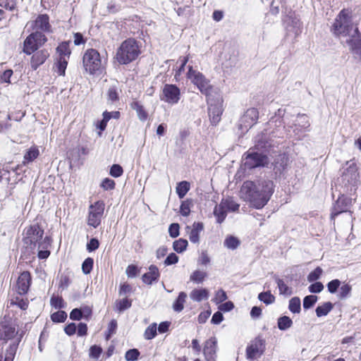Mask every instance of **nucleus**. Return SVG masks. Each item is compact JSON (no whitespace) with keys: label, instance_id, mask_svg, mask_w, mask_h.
<instances>
[{"label":"nucleus","instance_id":"nucleus-1","mask_svg":"<svg viewBox=\"0 0 361 361\" xmlns=\"http://www.w3.org/2000/svg\"><path fill=\"white\" fill-rule=\"evenodd\" d=\"M274 187L272 180L260 179L257 181H245L241 190L246 195L250 205L257 209H260L269 201L274 192Z\"/></svg>","mask_w":361,"mask_h":361},{"label":"nucleus","instance_id":"nucleus-2","mask_svg":"<svg viewBox=\"0 0 361 361\" xmlns=\"http://www.w3.org/2000/svg\"><path fill=\"white\" fill-rule=\"evenodd\" d=\"M141 54L138 42L134 38L125 39L117 49L116 59L119 64L128 65Z\"/></svg>","mask_w":361,"mask_h":361},{"label":"nucleus","instance_id":"nucleus-3","mask_svg":"<svg viewBox=\"0 0 361 361\" xmlns=\"http://www.w3.org/2000/svg\"><path fill=\"white\" fill-rule=\"evenodd\" d=\"M333 27L334 33L337 35L355 38L359 35L358 28L354 25L350 16V12L348 10L343 9L340 12Z\"/></svg>","mask_w":361,"mask_h":361},{"label":"nucleus","instance_id":"nucleus-4","mask_svg":"<svg viewBox=\"0 0 361 361\" xmlns=\"http://www.w3.org/2000/svg\"><path fill=\"white\" fill-rule=\"evenodd\" d=\"M245 169L252 170L257 168H264L268 166L269 159L268 156L255 150L253 148L249 149L242 157Z\"/></svg>","mask_w":361,"mask_h":361},{"label":"nucleus","instance_id":"nucleus-5","mask_svg":"<svg viewBox=\"0 0 361 361\" xmlns=\"http://www.w3.org/2000/svg\"><path fill=\"white\" fill-rule=\"evenodd\" d=\"M208 114L212 126H216L223 114V99L219 94H209L207 97Z\"/></svg>","mask_w":361,"mask_h":361},{"label":"nucleus","instance_id":"nucleus-6","mask_svg":"<svg viewBox=\"0 0 361 361\" xmlns=\"http://www.w3.org/2000/svg\"><path fill=\"white\" fill-rule=\"evenodd\" d=\"M82 64L85 71L91 75L95 74L102 66L101 56L95 49H88L82 57Z\"/></svg>","mask_w":361,"mask_h":361},{"label":"nucleus","instance_id":"nucleus-7","mask_svg":"<svg viewBox=\"0 0 361 361\" xmlns=\"http://www.w3.org/2000/svg\"><path fill=\"white\" fill-rule=\"evenodd\" d=\"M283 22L288 35L293 34L295 38L302 32V23L294 11L286 9Z\"/></svg>","mask_w":361,"mask_h":361},{"label":"nucleus","instance_id":"nucleus-8","mask_svg":"<svg viewBox=\"0 0 361 361\" xmlns=\"http://www.w3.org/2000/svg\"><path fill=\"white\" fill-rule=\"evenodd\" d=\"M44 235V229L39 224L30 225L25 229V235L23 241L27 247L34 250Z\"/></svg>","mask_w":361,"mask_h":361},{"label":"nucleus","instance_id":"nucleus-9","mask_svg":"<svg viewBox=\"0 0 361 361\" xmlns=\"http://www.w3.org/2000/svg\"><path fill=\"white\" fill-rule=\"evenodd\" d=\"M187 78L190 80L191 82L197 87L201 93L207 97L211 94V85L205 76L200 72L194 70L192 66H188L187 72Z\"/></svg>","mask_w":361,"mask_h":361},{"label":"nucleus","instance_id":"nucleus-10","mask_svg":"<svg viewBox=\"0 0 361 361\" xmlns=\"http://www.w3.org/2000/svg\"><path fill=\"white\" fill-rule=\"evenodd\" d=\"M105 204L103 200H98L90 204L87 224L93 228H97L102 221L104 214Z\"/></svg>","mask_w":361,"mask_h":361},{"label":"nucleus","instance_id":"nucleus-11","mask_svg":"<svg viewBox=\"0 0 361 361\" xmlns=\"http://www.w3.org/2000/svg\"><path fill=\"white\" fill-rule=\"evenodd\" d=\"M159 99L169 104H176L180 99V90L176 85L165 84Z\"/></svg>","mask_w":361,"mask_h":361},{"label":"nucleus","instance_id":"nucleus-12","mask_svg":"<svg viewBox=\"0 0 361 361\" xmlns=\"http://www.w3.org/2000/svg\"><path fill=\"white\" fill-rule=\"evenodd\" d=\"M266 348L265 340L261 336H257L250 345L246 348V358L249 360H255L257 356L264 354Z\"/></svg>","mask_w":361,"mask_h":361},{"label":"nucleus","instance_id":"nucleus-13","mask_svg":"<svg viewBox=\"0 0 361 361\" xmlns=\"http://www.w3.org/2000/svg\"><path fill=\"white\" fill-rule=\"evenodd\" d=\"M17 333L11 318L5 317L0 321V341H3L4 343L14 338Z\"/></svg>","mask_w":361,"mask_h":361},{"label":"nucleus","instance_id":"nucleus-14","mask_svg":"<svg viewBox=\"0 0 361 361\" xmlns=\"http://www.w3.org/2000/svg\"><path fill=\"white\" fill-rule=\"evenodd\" d=\"M341 179L345 186H355L359 182V173L357 166L354 163L350 164L343 171Z\"/></svg>","mask_w":361,"mask_h":361},{"label":"nucleus","instance_id":"nucleus-15","mask_svg":"<svg viewBox=\"0 0 361 361\" xmlns=\"http://www.w3.org/2000/svg\"><path fill=\"white\" fill-rule=\"evenodd\" d=\"M288 157L285 153H281L276 156L271 166L275 179L281 178L288 166Z\"/></svg>","mask_w":361,"mask_h":361},{"label":"nucleus","instance_id":"nucleus-16","mask_svg":"<svg viewBox=\"0 0 361 361\" xmlns=\"http://www.w3.org/2000/svg\"><path fill=\"white\" fill-rule=\"evenodd\" d=\"M92 317V308L88 305H83L80 307L73 308L70 314L69 318L72 321H80L85 319L89 322Z\"/></svg>","mask_w":361,"mask_h":361},{"label":"nucleus","instance_id":"nucleus-17","mask_svg":"<svg viewBox=\"0 0 361 361\" xmlns=\"http://www.w3.org/2000/svg\"><path fill=\"white\" fill-rule=\"evenodd\" d=\"M32 283V276L30 271H23L18 278L16 282L17 292L19 295L27 293Z\"/></svg>","mask_w":361,"mask_h":361},{"label":"nucleus","instance_id":"nucleus-18","mask_svg":"<svg viewBox=\"0 0 361 361\" xmlns=\"http://www.w3.org/2000/svg\"><path fill=\"white\" fill-rule=\"evenodd\" d=\"M217 339L212 336L204 342L203 354L207 361H216Z\"/></svg>","mask_w":361,"mask_h":361},{"label":"nucleus","instance_id":"nucleus-19","mask_svg":"<svg viewBox=\"0 0 361 361\" xmlns=\"http://www.w3.org/2000/svg\"><path fill=\"white\" fill-rule=\"evenodd\" d=\"M33 30H39V32L50 33L52 32L51 25L49 23V16L47 13L39 14L36 19L32 22Z\"/></svg>","mask_w":361,"mask_h":361},{"label":"nucleus","instance_id":"nucleus-20","mask_svg":"<svg viewBox=\"0 0 361 361\" xmlns=\"http://www.w3.org/2000/svg\"><path fill=\"white\" fill-rule=\"evenodd\" d=\"M258 111L255 108L248 109L240 120V128H250L258 119Z\"/></svg>","mask_w":361,"mask_h":361},{"label":"nucleus","instance_id":"nucleus-21","mask_svg":"<svg viewBox=\"0 0 361 361\" xmlns=\"http://www.w3.org/2000/svg\"><path fill=\"white\" fill-rule=\"evenodd\" d=\"M30 59V66L33 71H36L42 66L49 56V52L46 49L37 50L32 53Z\"/></svg>","mask_w":361,"mask_h":361},{"label":"nucleus","instance_id":"nucleus-22","mask_svg":"<svg viewBox=\"0 0 361 361\" xmlns=\"http://www.w3.org/2000/svg\"><path fill=\"white\" fill-rule=\"evenodd\" d=\"M149 271L142 276V281L148 285L151 286L154 283H157L160 278V272L157 266L151 264L149 268Z\"/></svg>","mask_w":361,"mask_h":361},{"label":"nucleus","instance_id":"nucleus-23","mask_svg":"<svg viewBox=\"0 0 361 361\" xmlns=\"http://www.w3.org/2000/svg\"><path fill=\"white\" fill-rule=\"evenodd\" d=\"M352 199L342 195L339 197L334 206L333 216H337L341 212H347L352 204Z\"/></svg>","mask_w":361,"mask_h":361},{"label":"nucleus","instance_id":"nucleus-24","mask_svg":"<svg viewBox=\"0 0 361 361\" xmlns=\"http://www.w3.org/2000/svg\"><path fill=\"white\" fill-rule=\"evenodd\" d=\"M21 337L18 338L16 341L10 343L8 347L6 350L4 359L3 360V347L0 346V361H13L19 343L20 342Z\"/></svg>","mask_w":361,"mask_h":361},{"label":"nucleus","instance_id":"nucleus-25","mask_svg":"<svg viewBox=\"0 0 361 361\" xmlns=\"http://www.w3.org/2000/svg\"><path fill=\"white\" fill-rule=\"evenodd\" d=\"M32 33H30L24 40L23 42V51L26 55H31L35 51H37L39 47L37 44L35 42L32 37Z\"/></svg>","mask_w":361,"mask_h":361},{"label":"nucleus","instance_id":"nucleus-26","mask_svg":"<svg viewBox=\"0 0 361 361\" xmlns=\"http://www.w3.org/2000/svg\"><path fill=\"white\" fill-rule=\"evenodd\" d=\"M286 114V109L283 108H279L273 115L269 121V125H274L275 127H281L284 126V116Z\"/></svg>","mask_w":361,"mask_h":361},{"label":"nucleus","instance_id":"nucleus-27","mask_svg":"<svg viewBox=\"0 0 361 361\" xmlns=\"http://www.w3.org/2000/svg\"><path fill=\"white\" fill-rule=\"evenodd\" d=\"M204 229V224L202 222H194L192 224V228L189 234V239L192 243H199L200 242V233Z\"/></svg>","mask_w":361,"mask_h":361},{"label":"nucleus","instance_id":"nucleus-28","mask_svg":"<svg viewBox=\"0 0 361 361\" xmlns=\"http://www.w3.org/2000/svg\"><path fill=\"white\" fill-rule=\"evenodd\" d=\"M209 293L205 288H195L190 294V298L195 302H201L203 300H207Z\"/></svg>","mask_w":361,"mask_h":361},{"label":"nucleus","instance_id":"nucleus-29","mask_svg":"<svg viewBox=\"0 0 361 361\" xmlns=\"http://www.w3.org/2000/svg\"><path fill=\"white\" fill-rule=\"evenodd\" d=\"M39 155V150L37 146H32L27 149L23 157V164H28L36 159Z\"/></svg>","mask_w":361,"mask_h":361},{"label":"nucleus","instance_id":"nucleus-30","mask_svg":"<svg viewBox=\"0 0 361 361\" xmlns=\"http://www.w3.org/2000/svg\"><path fill=\"white\" fill-rule=\"evenodd\" d=\"M213 214L216 217V223L221 224L224 221L227 216V210L223 202L214 207Z\"/></svg>","mask_w":361,"mask_h":361},{"label":"nucleus","instance_id":"nucleus-31","mask_svg":"<svg viewBox=\"0 0 361 361\" xmlns=\"http://www.w3.org/2000/svg\"><path fill=\"white\" fill-rule=\"evenodd\" d=\"M71 42L70 40H68V41H63V42L59 43V44L58 45V47L56 49V52L59 54V57H62L63 59H66V57H67V59H69V57L71 54V51L70 49Z\"/></svg>","mask_w":361,"mask_h":361},{"label":"nucleus","instance_id":"nucleus-32","mask_svg":"<svg viewBox=\"0 0 361 361\" xmlns=\"http://www.w3.org/2000/svg\"><path fill=\"white\" fill-rule=\"evenodd\" d=\"M187 294L185 292L181 291L178 293L172 305L174 312H180L183 310Z\"/></svg>","mask_w":361,"mask_h":361},{"label":"nucleus","instance_id":"nucleus-33","mask_svg":"<svg viewBox=\"0 0 361 361\" xmlns=\"http://www.w3.org/2000/svg\"><path fill=\"white\" fill-rule=\"evenodd\" d=\"M130 106L133 110L136 111L137 117L141 121H145L147 119L148 114L139 102H133L130 104Z\"/></svg>","mask_w":361,"mask_h":361},{"label":"nucleus","instance_id":"nucleus-34","mask_svg":"<svg viewBox=\"0 0 361 361\" xmlns=\"http://www.w3.org/2000/svg\"><path fill=\"white\" fill-rule=\"evenodd\" d=\"M190 189V183L187 180H182L177 183L176 192L180 199H183Z\"/></svg>","mask_w":361,"mask_h":361},{"label":"nucleus","instance_id":"nucleus-35","mask_svg":"<svg viewBox=\"0 0 361 361\" xmlns=\"http://www.w3.org/2000/svg\"><path fill=\"white\" fill-rule=\"evenodd\" d=\"M293 325V321L288 316H281L277 319V326L281 331H286Z\"/></svg>","mask_w":361,"mask_h":361},{"label":"nucleus","instance_id":"nucleus-36","mask_svg":"<svg viewBox=\"0 0 361 361\" xmlns=\"http://www.w3.org/2000/svg\"><path fill=\"white\" fill-rule=\"evenodd\" d=\"M107 99L111 103L119 101V92L117 84H113L109 87L107 92Z\"/></svg>","mask_w":361,"mask_h":361},{"label":"nucleus","instance_id":"nucleus-37","mask_svg":"<svg viewBox=\"0 0 361 361\" xmlns=\"http://www.w3.org/2000/svg\"><path fill=\"white\" fill-rule=\"evenodd\" d=\"M352 38L347 41V43L350 46V49L353 54L357 55L361 59V41L357 39Z\"/></svg>","mask_w":361,"mask_h":361},{"label":"nucleus","instance_id":"nucleus-38","mask_svg":"<svg viewBox=\"0 0 361 361\" xmlns=\"http://www.w3.org/2000/svg\"><path fill=\"white\" fill-rule=\"evenodd\" d=\"M207 277L206 271L197 269L194 271L190 276V280L195 283H202Z\"/></svg>","mask_w":361,"mask_h":361},{"label":"nucleus","instance_id":"nucleus-39","mask_svg":"<svg viewBox=\"0 0 361 361\" xmlns=\"http://www.w3.org/2000/svg\"><path fill=\"white\" fill-rule=\"evenodd\" d=\"M193 205L192 199H186L180 203L179 212L183 216H188L191 212L190 207Z\"/></svg>","mask_w":361,"mask_h":361},{"label":"nucleus","instance_id":"nucleus-40","mask_svg":"<svg viewBox=\"0 0 361 361\" xmlns=\"http://www.w3.org/2000/svg\"><path fill=\"white\" fill-rule=\"evenodd\" d=\"M67 317V313L64 310H59L50 315L51 320L56 324L65 322Z\"/></svg>","mask_w":361,"mask_h":361},{"label":"nucleus","instance_id":"nucleus-41","mask_svg":"<svg viewBox=\"0 0 361 361\" xmlns=\"http://www.w3.org/2000/svg\"><path fill=\"white\" fill-rule=\"evenodd\" d=\"M224 246L231 250H235L240 245V240L233 235H228L224 240Z\"/></svg>","mask_w":361,"mask_h":361},{"label":"nucleus","instance_id":"nucleus-42","mask_svg":"<svg viewBox=\"0 0 361 361\" xmlns=\"http://www.w3.org/2000/svg\"><path fill=\"white\" fill-rule=\"evenodd\" d=\"M288 310L293 314H298L300 312L301 302L298 297H293L289 300Z\"/></svg>","mask_w":361,"mask_h":361},{"label":"nucleus","instance_id":"nucleus-43","mask_svg":"<svg viewBox=\"0 0 361 361\" xmlns=\"http://www.w3.org/2000/svg\"><path fill=\"white\" fill-rule=\"evenodd\" d=\"M275 281L277 283L279 293L281 295H290L292 294L291 289L285 283L283 279L275 276Z\"/></svg>","mask_w":361,"mask_h":361},{"label":"nucleus","instance_id":"nucleus-44","mask_svg":"<svg viewBox=\"0 0 361 361\" xmlns=\"http://www.w3.org/2000/svg\"><path fill=\"white\" fill-rule=\"evenodd\" d=\"M258 299L267 305H271L274 302L275 297L269 290L263 291L258 294Z\"/></svg>","mask_w":361,"mask_h":361},{"label":"nucleus","instance_id":"nucleus-45","mask_svg":"<svg viewBox=\"0 0 361 361\" xmlns=\"http://www.w3.org/2000/svg\"><path fill=\"white\" fill-rule=\"evenodd\" d=\"M188 245V242L186 239L179 238L173 243V249L177 253H182L187 249Z\"/></svg>","mask_w":361,"mask_h":361},{"label":"nucleus","instance_id":"nucleus-46","mask_svg":"<svg viewBox=\"0 0 361 361\" xmlns=\"http://www.w3.org/2000/svg\"><path fill=\"white\" fill-rule=\"evenodd\" d=\"M56 72L59 75H65L66 70L68 66V59L59 57L56 63Z\"/></svg>","mask_w":361,"mask_h":361},{"label":"nucleus","instance_id":"nucleus-47","mask_svg":"<svg viewBox=\"0 0 361 361\" xmlns=\"http://www.w3.org/2000/svg\"><path fill=\"white\" fill-rule=\"evenodd\" d=\"M270 147L271 143L268 140L263 138H260L257 140L255 147L253 149L258 152L262 151L261 152L264 153L269 152Z\"/></svg>","mask_w":361,"mask_h":361},{"label":"nucleus","instance_id":"nucleus-48","mask_svg":"<svg viewBox=\"0 0 361 361\" xmlns=\"http://www.w3.org/2000/svg\"><path fill=\"white\" fill-rule=\"evenodd\" d=\"M157 335V324L152 323L147 327L144 333V337L146 340H152Z\"/></svg>","mask_w":361,"mask_h":361},{"label":"nucleus","instance_id":"nucleus-49","mask_svg":"<svg viewBox=\"0 0 361 361\" xmlns=\"http://www.w3.org/2000/svg\"><path fill=\"white\" fill-rule=\"evenodd\" d=\"M132 306V300L128 298H123L116 301V310L119 312H123Z\"/></svg>","mask_w":361,"mask_h":361},{"label":"nucleus","instance_id":"nucleus-50","mask_svg":"<svg viewBox=\"0 0 361 361\" xmlns=\"http://www.w3.org/2000/svg\"><path fill=\"white\" fill-rule=\"evenodd\" d=\"M50 305L52 307L58 310H61L66 306L64 300L61 296H56L53 295L50 298Z\"/></svg>","mask_w":361,"mask_h":361},{"label":"nucleus","instance_id":"nucleus-51","mask_svg":"<svg viewBox=\"0 0 361 361\" xmlns=\"http://www.w3.org/2000/svg\"><path fill=\"white\" fill-rule=\"evenodd\" d=\"M32 37L37 44V47L39 48L43 44H44L47 42V37L45 36V35L39 31H35L32 32Z\"/></svg>","mask_w":361,"mask_h":361},{"label":"nucleus","instance_id":"nucleus-52","mask_svg":"<svg viewBox=\"0 0 361 361\" xmlns=\"http://www.w3.org/2000/svg\"><path fill=\"white\" fill-rule=\"evenodd\" d=\"M316 304V295H309L303 298L302 307L304 310H310Z\"/></svg>","mask_w":361,"mask_h":361},{"label":"nucleus","instance_id":"nucleus-53","mask_svg":"<svg viewBox=\"0 0 361 361\" xmlns=\"http://www.w3.org/2000/svg\"><path fill=\"white\" fill-rule=\"evenodd\" d=\"M94 265V259L92 257H87L82 264V271L84 274L87 275L91 273Z\"/></svg>","mask_w":361,"mask_h":361},{"label":"nucleus","instance_id":"nucleus-54","mask_svg":"<svg viewBox=\"0 0 361 361\" xmlns=\"http://www.w3.org/2000/svg\"><path fill=\"white\" fill-rule=\"evenodd\" d=\"M123 173V167L118 164H114L109 169V175L114 178H119Z\"/></svg>","mask_w":361,"mask_h":361},{"label":"nucleus","instance_id":"nucleus-55","mask_svg":"<svg viewBox=\"0 0 361 361\" xmlns=\"http://www.w3.org/2000/svg\"><path fill=\"white\" fill-rule=\"evenodd\" d=\"M140 353L137 348L129 349L126 352L125 358L127 361H136L138 360Z\"/></svg>","mask_w":361,"mask_h":361},{"label":"nucleus","instance_id":"nucleus-56","mask_svg":"<svg viewBox=\"0 0 361 361\" xmlns=\"http://www.w3.org/2000/svg\"><path fill=\"white\" fill-rule=\"evenodd\" d=\"M140 269L136 264H129L126 270V274L128 278H135L138 276Z\"/></svg>","mask_w":361,"mask_h":361},{"label":"nucleus","instance_id":"nucleus-57","mask_svg":"<svg viewBox=\"0 0 361 361\" xmlns=\"http://www.w3.org/2000/svg\"><path fill=\"white\" fill-rule=\"evenodd\" d=\"M332 308L333 305L330 302H326L322 306L317 307V317L326 315Z\"/></svg>","mask_w":361,"mask_h":361},{"label":"nucleus","instance_id":"nucleus-58","mask_svg":"<svg viewBox=\"0 0 361 361\" xmlns=\"http://www.w3.org/2000/svg\"><path fill=\"white\" fill-rule=\"evenodd\" d=\"M308 281L311 283L308 289L311 293H316V269H313L307 276Z\"/></svg>","mask_w":361,"mask_h":361},{"label":"nucleus","instance_id":"nucleus-59","mask_svg":"<svg viewBox=\"0 0 361 361\" xmlns=\"http://www.w3.org/2000/svg\"><path fill=\"white\" fill-rule=\"evenodd\" d=\"M116 183L113 179L105 178L100 183V187L104 190H112L115 188Z\"/></svg>","mask_w":361,"mask_h":361},{"label":"nucleus","instance_id":"nucleus-60","mask_svg":"<svg viewBox=\"0 0 361 361\" xmlns=\"http://www.w3.org/2000/svg\"><path fill=\"white\" fill-rule=\"evenodd\" d=\"M99 241L97 238H92L87 243L86 245V250L89 252H92L97 250L99 247Z\"/></svg>","mask_w":361,"mask_h":361},{"label":"nucleus","instance_id":"nucleus-61","mask_svg":"<svg viewBox=\"0 0 361 361\" xmlns=\"http://www.w3.org/2000/svg\"><path fill=\"white\" fill-rule=\"evenodd\" d=\"M76 334L78 337L86 336L88 334V326L85 322H79L77 324Z\"/></svg>","mask_w":361,"mask_h":361},{"label":"nucleus","instance_id":"nucleus-62","mask_svg":"<svg viewBox=\"0 0 361 361\" xmlns=\"http://www.w3.org/2000/svg\"><path fill=\"white\" fill-rule=\"evenodd\" d=\"M169 234L172 238H176L180 235V225L178 223H172L169 226Z\"/></svg>","mask_w":361,"mask_h":361},{"label":"nucleus","instance_id":"nucleus-63","mask_svg":"<svg viewBox=\"0 0 361 361\" xmlns=\"http://www.w3.org/2000/svg\"><path fill=\"white\" fill-rule=\"evenodd\" d=\"M351 286L347 283L343 284L339 289V293L338 295L341 300L346 298L351 292Z\"/></svg>","mask_w":361,"mask_h":361},{"label":"nucleus","instance_id":"nucleus-64","mask_svg":"<svg viewBox=\"0 0 361 361\" xmlns=\"http://www.w3.org/2000/svg\"><path fill=\"white\" fill-rule=\"evenodd\" d=\"M228 298L227 294L226 291H224L223 289H219L216 292L215 298L214 299V301L216 305L220 304L224 301H226Z\"/></svg>","mask_w":361,"mask_h":361}]
</instances>
